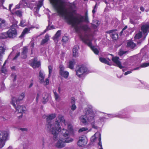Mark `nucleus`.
Masks as SVG:
<instances>
[{
    "instance_id": "2",
    "label": "nucleus",
    "mask_w": 149,
    "mask_h": 149,
    "mask_svg": "<svg viewBox=\"0 0 149 149\" xmlns=\"http://www.w3.org/2000/svg\"><path fill=\"white\" fill-rule=\"evenodd\" d=\"M50 1L59 15L64 17L68 22L78 32L79 38L83 42L84 26L83 19L79 15L74 17L73 9L75 8V6L73 4H71L70 8H67L62 0H50Z\"/></svg>"
},
{
    "instance_id": "56",
    "label": "nucleus",
    "mask_w": 149,
    "mask_h": 149,
    "mask_svg": "<svg viewBox=\"0 0 149 149\" xmlns=\"http://www.w3.org/2000/svg\"><path fill=\"white\" fill-rule=\"evenodd\" d=\"M84 131V128L83 127L82 128L80 129L79 130V132H81Z\"/></svg>"
},
{
    "instance_id": "53",
    "label": "nucleus",
    "mask_w": 149,
    "mask_h": 149,
    "mask_svg": "<svg viewBox=\"0 0 149 149\" xmlns=\"http://www.w3.org/2000/svg\"><path fill=\"white\" fill-rule=\"evenodd\" d=\"M88 72V70L87 68L86 67H84V74L86 73H87Z\"/></svg>"
},
{
    "instance_id": "20",
    "label": "nucleus",
    "mask_w": 149,
    "mask_h": 149,
    "mask_svg": "<svg viewBox=\"0 0 149 149\" xmlns=\"http://www.w3.org/2000/svg\"><path fill=\"white\" fill-rule=\"evenodd\" d=\"M108 59L109 61H108L105 58H104L100 57L99 58V60L101 62L109 65H111L110 64L109 62V61H110V60L109 58H108Z\"/></svg>"
},
{
    "instance_id": "10",
    "label": "nucleus",
    "mask_w": 149,
    "mask_h": 149,
    "mask_svg": "<svg viewBox=\"0 0 149 149\" xmlns=\"http://www.w3.org/2000/svg\"><path fill=\"white\" fill-rule=\"evenodd\" d=\"M43 0H40L39 1L37 5V7H35L34 8V15L36 16H39V14H38V12L39 11L40 8L43 5Z\"/></svg>"
},
{
    "instance_id": "23",
    "label": "nucleus",
    "mask_w": 149,
    "mask_h": 149,
    "mask_svg": "<svg viewBox=\"0 0 149 149\" xmlns=\"http://www.w3.org/2000/svg\"><path fill=\"white\" fill-rule=\"evenodd\" d=\"M75 101L74 98H72L71 100V103L72 105L71 107V109L72 110L74 111L76 108V106L75 105Z\"/></svg>"
},
{
    "instance_id": "12",
    "label": "nucleus",
    "mask_w": 149,
    "mask_h": 149,
    "mask_svg": "<svg viewBox=\"0 0 149 149\" xmlns=\"http://www.w3.org/2000/svg\"><path fill=\"white\" fill-rule=\"evenodd\" d=\"M76 74L79 77L83 76L84 73V67L83 66H78L76 69Z\"/></svg>"
},
{
    "instance_id": "50",
    "label": "nucleus",
    "mask_w": 149,
    "mask_h": 149,
    "mask_svg": "<svg viewBox=\"0 0 149 149\" xmlns=\"http://www.w3.org/2000/svg\"><path fill=\"white\" fill-rule=\"evenodd\" d=\"M93 119L94 117L92 116H90L87 118V120L88 122H90L92 121L91 119L93 120Z\"/></svg>"
},
{
    "instance_id": "59",
    "label": "nucleus",
    "mask_w": 149,
    "mask_h": 149,
    "mask_svg": "<svg viewBox=\"0 0 149 149\" xmlns=\"http://www.w3.org/2000/svg\"><path fill=\"white\" fill-rule=\"evenodd\" d=\"M140 9L143 12L145 10L143 6H141L140 7Z\"/></svg>"
},
{
    "instance_id": "18",
    "label": "nucleus",
    "mask_w": 149,
    "mask_h": 149,
    "mask_svg": "<svg viewBox=\"0 0 149 149\" xmlns=\"http://www.w3.org/2000/svg\"><path fill=\"white\" fill-rule=\"evenodd\" d=\"M149 29V25L147 24L143 25L141 28V29L143 32V34L146 33L148 29Z\"/></svg>"
},
{
    "instance_id": "38",
    "label": "nucleus",
    "mask_w": 149,
    "mask_h": 149,
    "mask_svg": "<svg viewBox=\"0 0 149 149\" xmlns=\"http://www.w3.org/2000/svg\"><path fill=\"white\" fill-rule=\"evenodd\" d=\"M149 66V63H143L140 66L141 68L146 67Z\"/></svg>"
},
{
    "instance_id": "46",
    "label": "nucleus",
    "mask_w": 149,
    "mask_h": 149,
    "mask_svg": "<svg viewBox=\"0 0 149 149\" xmlns=\"http://www.w3.org/2000/svg\"><path fill=\"white\" fill-rule=\"evenodd\" d=\"M42 148H44L45 146V139L44 138H43L42 139Z\"/></svg>"
},
{
    "instance_id": "39",
    "label": "nucleus",
    "mask_w": 149,
    "mask_h": 149,
    "mask_svg": "<svg viewBox=\"0 0 149 149\" xmlns=\"http://www.w3.org/2000/svg\"><path fill=\"white\" fill-rule=\"evenodd\" d=\"M15 13L18 16L21 17L22 16V12L20 10H18L15 12Z\"/></svg>"
},
{
    "instance_id": "11",
    "label": "nucleus",
    "mask_w": 149,
    "mask_h": 149,
    "mask_svg": "<svg viewBox=\"0 0 149 149\" xmlns=\"http://www.w3.org/2000/svg\"><path fill=\"white\" fill-rule=\"evenodd\" d=\"M113 62L116 64L118 67L120 69L123 68V67L120 61H119V58L118 56L113 57L112 58Z\"/></svg>"
},
{
    "instance_id": "16",
    "label": "nucleus",
    "mask_w": 149,
    "mask_h": 149,
    "mask_svg": "<svg viewBox=\"0 0 149 149\" xmlns=\"http://www.w3.org/2000/svg\"><path fill=\"white\" fill-rule=\"evenodd\" d=\"M86 115H88L93 112L92 107L90 104L87 105V107L85 108Z\"/></svg>"
},
{
    "instance_id": "63",
    "label": "nucleus",
    "mask_w": 149,
    "mask_h": 149,
    "mask_svg": "<svg viewBox=\"0 0 149 149\" xmlns=\"http://www.w3.org/2000/svg\"><path fill=\"white\" fill-rule=\"evenodd\" d=\"M92 13L93 14H94L96 12V11L95 10V9H93L92 11Z\"/></svg>"
},
{
    "instance_id": "1",
    "label": "nucleus",
    "mask_w": 149,
    "mask_h": 149,
    "mask_svg": "<svg viewBox=\"0 0 149 149\" xmlns=\"http://www.w3.org/2000/svg\"><path fill=\"white\" fill-rule=\"evenodd\" d=\"M54 127L50 123L47 126L49 130L53 135V139L56 141L55 146L58 148L64 147L65 143H70L73 141V139L70 137V135L74 134L75 132L72 125L66 121L64 117L59 115Z\"/></svg>"
},
{
    "instance_id": "62",
    "label": "nucleus",
    "mask_w": 149,
    "mask_h": 149,
    "mask_svg": "<svg viewBox=\"0 0 149 149\" xmlns=\"http://www.w3.org/2000/svg\"><path fill=\"white\" fill-rule=\"evenodd\" d=\"M127 26H125L124 27V28L123 29H122L123 31H124V30L126 29H127Z\"/></svg>"
},
{
    "instance_id": "13",
    "label": "nucleus",
    "mask_w": 149,
    "mask_h": 149,
    "mask_svg": "<svg viewBox=\"0 0 149 149\" xmlns=\"http://www.w3.org/2000/svg\"><path fill=\"white\" fill-rule=\"evenodd\" d=\"M30 63L31 65L33 68L38 67L40 65V62H38L37 59L36 58L30 60Z\"/></svg>"
},
{
    "instance_id": "44",
    "label": "nucleus",
    "mask_w": 149,
    "mask_h": 149,
    "mask_svg": "<svg viewBox=\"0 0 149 149\" xmlns=\"http://www.w3.org/2000/svg\"><path fill=\"white\" fill-rule=\"evenodd\" d=\"M41 92L40 91H39L37 92V96L36 97V100L37 101L38 100L40 96V95H41Z\"/></svg>"
},
{
    "instance_id": "26",
    "label": "nucleus",
    "mask_w": 149,
    "mask_h": 149,
    "mask_svg": "<svg viewBox=\"0 0 149 149\" xmlns=\"http://www.w3.org/2000/svg\"><path fill=\"white\" fill-rule=\"evenodd\" d=\"M4 52V48L3 47L0 46V61H2Z\"/></svg>"
},
{
    "instance_id": "29",
    "label": "nucleus",
    "mask_w": 149,
    "mask_h": 149,
    "mask_svg": "<svg viewBox=\"0 0 149 149\" xmlns=\"http://www.w3.org/2000/svg\"><path fill=\"white\" fill-rule=\"evenodd\" d=\"M25 97V93H22L21 94L19 95L18 99H17L15 97L17 100L18 101V103H19V102L20 101L22 100Z\"/></svg>"
},
{
    "instance_id": "40",
    "label": "nucleus",
    "mask_w": 149,
    "mask_h": 149,
    "mask_svg": "<svg viewBox=\"0 0 149 149\" xmlns=\"http://www.w3.org/2000/svg\"><path fill=\"white\" fill-rule=\"evenodd\" d=\"M48 69H49V77L50 75H51V73L52 72V67L51 65H49L48 66Z\"/></svg>"
},
{
    "instance_id": "49",
    "label": "nucleus",
    "mask_w": 149,
    "mask_h": 149,
    "mask_svg": "<svg viewBox=\"0 0 149 149\" xmlns=\"http://www.w3.org/2000/svg\"><path fill=\"white\" fill-rule=\"evenodd\" d=\"M5 22V21L2 19L1 18H0V27L1 26V25L4 23Z\"/></svg>"
},
{
    "instance_id": "43",
    "label": "nucleus",
    "mask_w": 149,
    "mask_h": 149,
    "mask_svg": "<svg viewBox=\"0 0 149 149\" xmlns=\"http://www.w3.org/2000/svg\"><path fill=\"white\" fill-rule=\"evenodd\" d=\"M117 31V30L116 29H112L109 31H106V33H108V34H110L111 33H113V32L116 31Z\"/></svg>"
},
{
    "instance_id": "24",
    "label": "nucleus",
    "mask_w": 149,
    "mask_h": 149,
    "mask_svg": "<svg viewBox=\"0 0 149 149\" xmlns=\"http://www.w3.org/2000/svg\"><path fill=\"white\" fill-rule=\"evenodd\" d=\"M49 40V36L48 34H46L45 36V38L43 39L40 43L41 45H43L44 44L47 42Z\"/></svg>"
},
{
    "instance_id": "57",
    "label": "nucleus",
    "mask_w": 149,
    "mask_h": 149,
    "mask_svg": "<svg viewBox=\"0 0 149 149\" xmlns=\"http://www.w3.org/2000/svg\"><path fill=\"white\" fill-rule=\"evenodd\" d=\"M20 3L19 4H18L16 5L15 6V8L16 9H19L20 8Z\"/></svg>"
},
{
    "instance_id": "61",
    "label": "nucleus",
    "mask_w": 149,
    "mask_h": 149,
    "mask_svg": "<svg viewBox=\"0 0 149 149\" xmlns=\"http://www.w3.org/2000/svg\"><path fill=\"white\" fill-rule=\"evenodd\" d=\"M32 4V3H30V4L29 5V7L31 9H32L33 7V6H31Z\"/></svg>"
},
{
    "instance_id": "28",
    "label": "nucleus",
    "mask_w": 149,
    "mask_h": 149,
    "mask_svg": "<svg viewBox=\"0 0 149 149\" xmlns=\"http://www.w3.org/2000/svg\"><path fill=\"white\" fill-rule=\"evenodd\" d=\"M89 22L88 11L86 10L84 13V23H88Z\"/></svg>"
},
{
    "instance_id": "22",
    "label": "nucleus",
    "mask_w": 149,
    "mask_h": 149,
    "mask_svg": "<svg viewBox=\"0 0 149 149\" xmlns=\"http://www.w3.org/2000/svg\"><path fill=\"white\" fill-rule=\"evenodd\" d=\"M48 95L47 93H44L42 95V102L45 103L47 102L48 100Z\"/></svg>"
},
{
    "instance_id": "9",
    "label": "nucleus",
    "mask_w": 149,
    "mask_h": 149,
    "mask_svg": "<svg viewBox=\"0 0 149 149\" xmlns=\"http://www.w3.org/2000/svg\"><path fill=\"white\" fill-rule=\"evenodd\" d=\"M59 115H61V116H63L62 115H61V114H59L58 115V116L56 118V121H55V122H56V120L57 119V118H58V116ZM56 116V114L55 113H52V114H50L47 117V121L48 122V123L46 125V127H47V126L48 125V124L49 123H50V124H51V125L52 126V127H54V125L56 124V122H55V123L53 124V125H52L50 122H49V120H52L54 119V118H55ZM47 129L49 130V129H48V128H47Z\"/></svg>"
},
{
    "instance_id": "42",
    "label": "nucleus",
    "mask_w": 149,
    "mask_h": 149,
    "mask_svg": "<svg viewBox=\"0 0 149 149\" xmlns=\"http://www.w3.org/2000/svg\"><path fill=\"white\" fill-rule=\"evenodd\" d=\"M99 140V142L98 143V146H100V147H102V142H101V135L100 134V137L98 139Z\"/></svg>"
},
{
    "instance_id": "27",
    "label": "nucleus",
    "mask_w": 149,
    "mask_h": 149,
    "mask_svg": "<svg viewBox=\"0 0 149 149\" xmlns=\"http://www.w3.org/2000/svg\"><path fill=\"white\" fill-rule=\"evenodd\" d=\"M75 63V60L74 59H72L69 62L68 67L71 69H72L73 68L74 65Z\"/></svg>"
},
{
    "instance_id": "35",
    "label": "nucleus",
    "mask_w": 149,
    "mask_h": 149,
    "mask_svg": "<svg viewBox=\"0 0 149 149\" xmlns=\"http://www.w3.org/2000/svg\"><path fill=\"white\" fill-rule=\"evenodd\" d=\"M28 31L29 30L27 28H25L22 33L19 36V37H23L26 33H27Z\"/></svg>"
},
{
    "instance_id": "37",
    "label": "nucleus",
    "mask_w": 149,
    "mask_h": 149,
    "mask_svg": "<svg viewBox=\"0 0 149 149\" xmlns=\"http://www.w3.org/2000/svg\"><path fill=\"white\" fill-rule=\"evenodd\" d=\"M127 51H125L122 50H120V52L118 53V54L119 56H122L123 54H126V53L127 52Z\"/></svg>"
},
{
    "instance_id": "34",
    "label": "nucleus",
    "mask_w": 149,
    "mask_h": 149,
    "mask_svg": "<svg viewBox=\"0 0 149 149\" xmlns=\"http://www.w3.org/2000/svg\"><path fill=\"white\" fill-rule=\"evenodd\" d=\"M6 64V62L4 63L2 68L1 69V71L2 72L6 74L7 72V70L6 68L4 67L5 65Z\"/></svg>"
},
{
    "instance_id": "5",
    "label": "nucleus",
    "mask_w": 149,
    "mask_h": 149,
    "mask_svg": "<svg viewBox=\"0 0 149 149\" xmlns=\"http://www.w3.org/2000/svg\"><path fill=\"white\" fill-rule=\"evenodd\" d=\"M8 135L7 132L0 131V148L3 147L5 144V141L6 140Z\"/></svg>"
},
{
    "instance_id": "32",
    "label": "nucleus",
    "mask_w": 149,
    "mask_h": 149,
    "mask_svg": "<svg viewBox=\"0 0 149 149\" xmlns=\"http://www.w3.org/2000/svg\"><path fill=\"white\" fill-rule=\"evenodd\" d=\"M118 34L117 33L112 34L111 36V38L114 40H116L118 38Z\"/></svg>"
},
{
    "instance_id": "54",
    "label": "nucleus",
    "mask_w": 149,
    "mask_h": 149,
    "mask_svg": "<svg viewBox=\"0 0 149 149\" xmlns=\"http://www.w3.org/2000/svg\"><path fill=\"white\" fill-rule=\"evenodd\" d=\"M50 29H51V28H50L49 27V26H48L47 28L44 31V32L43 33H45L47 30H49Z\"/></svg>"
},
{
    "instance_id": "19",
    "label": "nucleus",
    "mask_w": 149,
    "mask_h": 149,
    "mask_svg": "<svg viewBox=\"0 0 149 149\" xmlns=\"http://www.w3.org/2000/svg\"><path fill=\"white\" fill-rule=\"evenodd\" d=\"M100 23L98 20H95L93 21V23H92V27L94 29H96L98 26L99 25Z\"/></svg>"
},
{
    "instance_id": "15",
    "label": "nucleus",
    "mask_w": 149,
    "mask_h": 149,
    "mask_svg": "<svg viewBox=\"0 0 149 149\" xmlns=\"http://www.w3.org/2000/svg\"><path fill=\"white\" fill-rule=\"evenodd\" d=\"M136 46L135 43L131 40L128 41L127 43V47L131 49H134Z\"/></svg>"
},
{
    "instance_id": "36",
    "label": "nucleus",
    "mask_w": 149,
    "mask_h": 149,
    "mask_svg": "<svg viewBox=\"0 0 149 149\" xmlns=\"http://www.w3.org/2000/svg\"><path fill=\"white\" fill-rule=\"evenodd\" d=\"M96 137L95 135V134H94L91 138L90 140L91 142H95L96 140Z\"/></svg>"
},
{
    "instance_id": "31",
    "label": "nucleus",
    "mask_w": 149,
    "mask_h": 149,
    "mask_svg": "<svg viewBox=\"0 0 149 149\" xmlns=\"http://www.w3.org/2000/svg\"><path fill=\"white\" fill-rule=\"evenodd\" d=\"M142 36V33L141 31H140L138 33L136 34L134 37V38L135 39H139L141 38Z\"/></svg>"
},
{
    "instance_id": "3",
    "label": "nucleus",
    "mask_w": 149,
    "mask_h": 149,
    "mask_svg": "<svg viewBox=\"0 0 149 149\" xmlns=\"http://www.w3.org/2000/svg\"><path fill=\"white\" fill-rule=\"evenodd\" d=\"M93 38L92 32L88 25H84V43L90 47L93 52L98 55L99 51L97 48L92 45V42Z\"/></svg>"
},
{
    "instance_id": "48",
    "label": "nucleus",
    "mask_w": 149,
    "mask_h": 149,
    "mask_svg": "<svg viewBox=\"0 0 149 149\" xmlns=\"http://www.w3.org/2000/svg\"><path fill=\"white\" fill-rule=\"evenodd\" d=\"M132 70H131V71H128L125 73L124 75H126L129 74L131 73L132 72Z\"/></svg>"
},
{
    "instance_id": "30",
    "label": "nucleus",
    "mask_w": 149,
    "mask_h": 149,
    "mask_svg": "<svg viewBox=\"0 0 149 149\" xmlns=\"http://www.w3.org/2000/svg\"><path fill=\"white\" fill-rule=\"evenodd\" d=\"M0 37L2 39H5L8 38L7 32L2 33L0 35Z\"/></svg>"
},
{
    "instance_id": "51",
    "label": "nucleus",
    "mask_w": 149,
    "mask_h": 149,
    "mask_svg": "<svg viewBox=\"0 0 149 149\" xmlns=\"http://www.w3.org/2000/svg\"><path fill=\"white\" fill-rule=\"evenodd\" d=\"M80 119L81 121L83 123H84V116H81L80 118Z\"/></svg>"
},
{
    "instance_id": "58",
    "label": "nucleus",
    "mask_w": 149,
    "mask_h": 149,
    "mask_svg": "<svg viewBox=\"0 0 149 149\" xmlns=\"http://www.w3.org/2000/svg\"><path fill=\"white\" fill-rule=\"evenodd\" d=\"M140 66L139 67H136V68H134L133 69H132V71H133V70H138L140 68Z\"/></svg>"
},
{
    "instance_id": "41",
    "label": "nucleus",
    "mask_w": 149,
    "mask_h": 149,
    "mask_svg": "<svg viewBox=\"0 0 149 149\" xmlns=\"http://www.w3.org/2000/svg\"><path fill=\"white\" fill-rule=\"evenodd\" d=\"M68 39L69 38L68 36H64L63 37L62 40L63 42H65L68 41Z\"/></svg>"
},
{
    "instance_id": "47",
    "label": "nucleus",
    "mask_w": 149,
    "mask_h": 149,
    "mask_svg": "<svg viewBox=\"0 0 149 149\" xmlns=\"http://www.w3.org/2000/svg\"><path fill=\"white\" fill-rule=\"evenodd\" d=\"M130 23L132 24H136V23L135 22L134 20H133L132 19L130 18Z\"/></svg>"
},
{
    "instance_id": "8",
    "label": "nucleus",
    "mask_w": 149,
    "mask_h": 149,
    "mask_svg": "<svg viewBox=\"0 0 149 149\" xmlns=\"http://www.w3.org/2000/svg\"><path fill=\"white\" fill-rule=\"evenodd\" d=\"M59 69L60 74L65 78H67L69 75V72L67 71H65L64 70V68L62 65H60L59 66Z\"/></svg>"
},
{
    "instance_id": "4",
    "label": "nucleus",
    "mask_w": 149,
    "mask_h": 149,
    "mask_svg": "<svg viewBox=\"0 0 149 149\" xmlns=\"http://www.w3.org/2000/svg\"><path fill=\"white\" fill-rule=\"evenodd\" d=\"M11 104L15 109L16 112L18 113H22L25 110L26 108L24 106L18 105L19 104L18 101L15 97L12 98Z\"/></svg>"
},
{
    "instance_id": "25",
    "label": "nucleus",
    "mask_w": 149,
    "mask_h": 149,
    "mask_svg": "<svg viewBox=\"0 0 149 149\" xmlns=\"http://www.w3.org/2000/svg\"><path fill=\"white\" fill-rule=\"evenodd\" d=\"M78 47L74 46L73 49V55L74 57H76L78 56Z\"/></svg>"
},
{
    "instance_id": "64",
    "label": "nucleus",
    "mask_w": 149,
    "mask_h": 149,
    "mask_svg": "<svg viewBox=\"0 0 149 149\" xmlns=\"http://www.w3.org/2000/svg\"><path fill=\"white\" fill-rule=\"evenodd\" d=\"M20 130L22 131H25L27 130V129L26 128H21Z\"/></svg>"
},
{
    "instance_id": "17",
    "label": "nucleus",
    "mask_w": 149,
    "mask_h": 149,
    "mask_svg": "<svg viewBox=\"0 0 149 149\" xmlns=\"http://www.w3.org/2000/svg\"><path fill=\"white\" fill-rule=\"evenodd\" d=\"M28 50L27 48L26 47H24L23 48L21 56L24 59L26 58L27 57L26 54Z\"/></svg>"
},
{
    "instance_id": "52",
    "label": "nucleus",
    "mask_w": 149,
    "mask_h": 149,
    "mask_svg": "<svg viewBox=\"0 0 149 149\" xmlns=\"http://www.w3.org/2000/svg\"><path fill=\"white\" fill-rule=\"evenodd\" d=\"M20 54V53L19 52L16 55V56L14 58L13 60H15L19 56Z\"/></svg>"
},
{
    "instance_id": "6",
    "label": "nucleus",
    "mask_w": 149,
    "mask_h": 149,
    "mask_svg": "<svg viewBox=\"0 0 149 149\" xmlns=\"http://www.w3.org/2000/svg\"><path fill=\"white\" fill-rule=\"evenodd\" d=\"M15 25H13L11 26L10 29L7 31L8 38H13L16 37L17 33L15 28Z\"/></svg>"
},
{
    "instance_id": "55",
    "label": "nucleus",
    "mask_w": 149,
    "mask_h": 149,
    "mask_svg": "<svg viewBox=\"0 0 149 149\" xmlns=\"http://www.w3.org/2000/svg\"><path fill=\"white\" fill-rule=\"evenodd\" d=\"M133 8L135 10H138V8L137 6L134 5Z\"/></svg>"
},
{
    "instance_id": "14",
    "label": "nucleus",
    "mask_w": 149,
    "mask_h": 149,
    "mask_svg": "<svg viewBox=\"0 0 149 149\" xmlns=\"http://www.w3.org/2000/svg\"><path fill=\"white\" fill-rule=\"evenodd\" d=\"M77 145L79 147H83L84 146V135H82L79 137Z\"/></svg>"
},
{
    "instance_id": "33",
    "label": "nucleus",
    "mask_w": 149,
    "mask_h": 149,
    "mask_svg": "<svg viewBox=\"0 0 149 149\" xmlns=\"http://www.w3.org/2000/svg\"><path fill=\"white\" fill-rule=\"evenodd\" d=\"M53 92L54 94L55 98L56 100V101H58L59 97V95L57 93L55 90H53Z\"/></svg>"
},
{
    "instance_id": "60",
    "label": "nucleus",
    "mask_w": 149,
    "mask_h": 149,
    "mask_svg": "<svg viewBox=\"0 0 149 149\" xmlns=\"http://www.w3.org/2000/svg\"><path fill=\"white\" fill-rule=\"evenodd\" d=\"M13 6V4H10L9 5V10L10 11H11V8Z\"/></svg>"
},
{
    "instance_id": "21",
    "label": "nucleus",
    "mask_w": 149,
    "mask_h": 149,
    "mask_svg": "<svg viewBox=\"0 0 149 149\" xmlns=\"http://www.w3.org/2000/svg\"><path fill=\"white\" fill-rule=\"evenodd\" d=\"M61 31H58L54 36L53 37V40L55 42H57L58 40V38L61 35Z\"/></svg>"
},
{
    "instance_id": "45",
    "label": "nucleus",
    "mask_w": 149,
    "mask_h": 149,
    "mask_svg": "<svg viewBox=\"0 0 149 149\" xmlns=\"http://www.w3.org/2000/svg\"><path fill=\"white\" fill-rule=\"evenodd\" d=\"M25 22V20H21L20 23V26H21L22 27H24L25 25L24 24Z\"/></svg>"
},
{
    "instance_id": "7",
    "label": "nucleus",
    "mask_w": 149,
    "mask_h": 149,
    "mask_svg": "<svg viewBox=\"0 0 149 149\" xmlns=\"http://www.w3.org/2000/svg\"><path fill=\"white\" fill-rule=\"evenodd\" d=\"M45 78V74L44 72L42 71H40L39 72L38 78L39 82L43 84L44 85H47L49 84V80L48 78L44 80Z\"/></svg>"
}]
</instances>
